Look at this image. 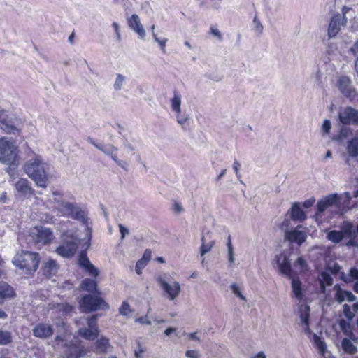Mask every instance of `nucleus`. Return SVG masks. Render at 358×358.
Segmentation results:
<instances>
[{
    "instance_id": "obj_1",
    "label": "nucleus",
    "mask_w": 358,
    "mask_h": 358,
    "mask_svg": "<svg viewBox=\"0 0 358 358\" xmlns=\"http://www.w3.org/2000/svg\"><path fill=\"white\" fill-rule=\"evenodd\" d=\"M50 168V165L38 155L33 159L28 160L23 166L29 178L36 183L37 187L42 188H46L48 186Z\"/></svg>"
},
{
    "instance_id": "obj_2",
    "label": "nucleus",
    "mask_w": 358,
    "mask_h": 358,
    "mask_svg": "<svg viewBox=\"0 0 358 358\" xmlns=\"http://www.w3.org/2000/svg\"><path fill=\"white\" fill-rule=\"evenodd\" d=\"M12 262L23 273L31 275L38 268L40 257L37 252L22 250L15 255Z\"/></svg>"
},
{
    "instance_id": "obj_3",
    "label": "nucleus",
    "mask_w": 358,
    "mask_h": 358,
    "mask_svg": "<svg viewBox=\"0 0 358 358\" xmlns=\"http://www.w3.org/2000/svg\"><path fill=\"white\" fill-rule=\"evenodd\" d=\"M59 210L65 215L69 216L73 220L80 221L83 226L87 227V217L85 209L77 203H70L62 199H54Z\"/></svg>"
},
{
    "instance_id": "obj_4",
    "label": "nucleus",
    "mask_w": 358,
    "mask_h": 358,
    "mask_svg": "<svg viewBox=\"0 0 358 358\" xmlns=\"http://www.w3.org/2000/svg\"><path fill=\"white\" fill-rule=\"evenodd\" d=\"M79 305L83 313H88L98 310H108L110 306L104 299L90 294L83 295L79 301Z\"/></svg>"
},
{
    "instance_id": "obj_5",
    "label": "nucleus",
    "mask_w": 358,
    "mask_h": 358,
    "mask_svg": "<svg viewBox=\"0 0 358 358\" xmlns=\"http://www.w3.org/2000/svg\"><path fill=\"white\" fill-rule=\"evenodd\" d=\"M17 157V148L15 144L4 138L0 139V162L14 165Z\"/></svg>"
},
{
    "instance_id": "obj_6",
    "label": "nucleus",
    "mask_w": 358,
    "mask_h": 358,
    "mask_svg": "<svg viewBox=\"0 0 358 358\" xmlns=\"http://www.w3.org/2000/svg\"><path fill=\"white\" fill-rule=\"evenodd\" d=\"M21 122L13 115H10L5 110L0 111V128L5 132L16 134L19 132Z\"/></svg>"
},
{
    "instance_id": "obj_7",
    "label": "nucleus",
    "mask_w": 358,
    "mask_h": 358,
    "mask_svg": "<svg viewBox=\"0 0 358 358\" xmlns=\"http://www.w3.org/2000/svg\"><path fill=\"white\" fill-rule=\"evenodd\" d=\"M80 243V240L77 236L73 237L70 241L64 240L62 243L57 248L56 252L63 257H71L76 253Z\"/></svg>"
},
{
    "instance_id": "obj_8",
    "label": "nucleus",
    "mask_w": 358,
    "mask_h": 358,
    "mask_svg": "<svg viewBox=\"0 0 358 358\" xmlns=\"http://www.w3.org/2000/svg\"><path fill=\"white\" fill-rule=\"evenodd\" d=\"M64 358H81L86 355V350L80 341H71L65 345Z\"/></svg>"
},
{
    "instance_id": "obj_9",
    "label": "nucleus",
    "mask_w": 358,
    "mask_h": 358,
    "mask_svg": "<svg viewBox=\"0 0 358 358\" xmlns=\"http://www.w3.org/2000/svg\"><path fill=\"white\" fill-rule=\"evenodd\" d=\"M30 236L36 243L45 245L52 240V231L48 228L36 227L30 231Z\"/></svg>"
},
{
    "instance_id": "obj_10",
    "label": "nucleus",
    "mask_w": 358,
    "mask_h": 358,
    "mask_svg": "<svg viewBox=\"0 0 358 358\" xmlns=\"http://www.w3.org/2000/svg\"><path fill=\"white\" fill-rule=\"evenodd\" d=\"M338 120L344 125H358V110L347 106L339 112Z\"/></svg>"
},
{
    "instance_id": "obj_11",
    "label": "nucleus",
    "mask_w": 358,
    "mask_h": 358,
    "mask_svg": "<svg viewBox=\"0 0 358 358\" xmlns=\"http://www.w3.org/2000/svg\"><path fill=\"white\" fill-rule=\"evenodd\" d=\"M275 262L279 272L289 278H292L293 269L289 257L285 252H281L275 255Z\"/></svg>"
},
{
    "instance_id": "obj_12",
    "label": "nucleus",
    "mask_w": 358,
    "mask_h": 358,
    "mask_svg": "<svg viewBox=\"0 0 358 358\" xmlns=\"http://www.w3.org/2000/svg\"><path fill=\"white\" fill-rule=\"evenodd\" d=\"M157 282L163 291L167 294L169 300L173 301L179 295L180 292V285L179 282H174L172 285H170L160 275L157 278Z\"/></svg>"
},
{
    "instance_id": "obj_13",
    "label": "nucleus",
    "mask_w": 358,
    "mask_h": 358,
    "mask_svg": "<svg viewBox=\"0 0 358 358\" xmlns=\"http://www.w3.org/2000/svg\"><path fill=\"white\" fill-rule=\"evenodd\" d=\"M347 23V17L341 18L339 13L334 14L330 20L328 27V36L332 38L336 36L341 31V27H345Z\"/></svg>"
},
{
    "instance_id": "obj_14",
    "label": "nucleus",
    "mask_w": 358,
    "mask_h": 358,
    "mask_svg": "<svg viewBox=\"0 0 358 358\" xmlns=\"http://www.w3.org/2000/svg\"><path fill=\"white\" fill-rule=\"evenodd\" d=\"M32 333L36 338L45 339L53 335L54 329L52 325L49 323L40 322L34 327Z\"/></svg>"
},
{
    "instance_id": "obj_15",
    "label": "nucleus",
    "mask_w": 358,
    "mask_h": 358,
    "mask_svg": "<svg viewBox=\"0 0 358 358\" xmlns=\"http://www.w3.org/2000/svg\"><path fill=\"white\" fill-rule=\"evenodd\" d=\"M285 236L289 241L296 243L299 245H302L307 238L306 232L299 230L298 227L286 231Z\"/></svg>"
},
{
    "instance_id": "obj_16",
    "label": "nucleus",
    "mask_w": 358,
    "mask_h": 358,
    "mask_svg": "<svg viewBox=\"0 0 358 358\" xmlns=\"http://www.w3.org/2000/svg\"><path fill=\"white\" fill-rule=\"evenodd\" d=\"M338 88L346 97H353L355 90L351 85L350 79L347 76H341L338 81Z\"/></svg>"
},
{
    "instance_id": "obj_17",
    "label": "nucleus",
    "mask_w": 358,
    "mask_h": 358,
    "mask_svg": "<svg viewBox=\"0 0 358 358\" xmlns=\"http://www.w3.org/2000/svg\"><path fill=\"white\" fill-rule=\"evenodd\" d=\"M128 25L129 27L135 31L138 37L141 39L144 38L145 36V31L143 27V24L141 22L140 17L136 14H133L128 19Z\"/></svg>"
},
{
    "instance_id": "obj_18",
    "label": "nucleus",
    "mask_w": 358,
    "mask_h": 358,
    "mask_svg": "<svg viewBox=\"0 0 358 358\" xmlns=\"http://www.w3.org/2000/svg\"><path fill=\"white\" fill-rule=\"evenodd\" d=\"M59 270V265L54 259H50L43 263L41 271L43 274L48 278L55 275Z\"/></svg>"
},
{
    "instance_id": "obj_19",
    "label": "nucleus",
    "mask_w": 358,
    "mask_h": 358,
    "mask_svg": "<svg viewBox=\"0 0 358 358\" xmlns=\"http://www.w3.org/2000/svg\"><path fill=\"white\" fill-rule=\"evenodd\" d=\"M289 213L290 214V218L293 221L302 222L307 218L306 213L301 208V203L298 202H295L292 204Z\"/></svg>"
},
{
    "instance_id": "obj_20",
    "label": "nucleus",
    "mask_w": 358,
    "mask_h": 358,
    "mask_svg": "<svg viewBox=\"0 0 358 358\" xmlns=\"http://www.w3.org/2000/svg\"><path fill=\"white\" fill-rule=\"evenodd\" d=\"M110 347V340L104 336L98 337L94 343V350L98 354H106Z\"/></svg>"
},
{
    "instance_id": "obj_21",
    "label": "nucleus",
    "mask_w": 358,
    "mask_h": 358,
    "mask_svg": "<svg viewBox=\"0 0 358 358\" xmlns=\"http://www.w3.org/2000/svg\"><path fill=\"white\" fill-rule=\"evenodd\" d=\"M17 192L22 195L34 194V190L31 187V183L25 178L19 179L15 184Z\"/></svg>"
},
{
    "instance_id": "obj_22",
    "label": "nucleus",
    "mask_w": 358,
    "mask_h": 358,
    "mask_svg": "<svg viewBox=\"0 0 358 358\" xmlns=\"http://www.w3.org/2000/svg\"><path fill=\"white\" fill-rule=\"evenodd\" d=\"M87 141L93 145L96 148L103 152L105 155L110 156L112 158L113 155H115L113 152L117 151L118 148L111 144H109L106 146L102 145L101 144L97 143L94 139L90 136L87 137Z\"/></svg>"
},
{
    "instance_id": "obj_23",
    "label": "nucleus",
    "mask_w": 358,
    "mask_h": 358,
    "mask_svg": "<svg viewBox=\"0 0 358 358\" xmlns=\"http://www.w3.org/2000/svg\"><path fill=\"white\" fill-rule=\"evenodd\" d=\"M291 287L293 296L298 300L301 301L304 296V292L302 288L301 281L299 278L292 277Z\"/></svg>"
},
{
    "instance_id": "obj_24",
    "label": "nucleus",
    "mask_w": 358,
    "mask_h": 358,
    "mask_svg": "<svg viewBox=\"0 0 358 358\" xmlns=\"http://www.w3.org/2000/svg\"><path fill=\"white\" fill-rule=\"evenodd\" d=\"M80 288L86 292L100 294V291L98 289L97 283L95 280L91 278H85L82 280Z\"/></svg>"
},
{
    "instance_id": "obj_25",
    "label": "nucleus",
    "mask_w": 358,
    "mask_h": 358,
    "mask_svg": "<svg viewBox=\"0 0 358 358\" xmlns=\"http://www.w3.org/2000/svg\"><path fill=\"white\" fill-rule=\"evenodd\" d=\"M15 296L13 288L7 282H0V299H7L14 298Z\"/></svg>"
},
{
    "instance_id": "obj_26",
    "label": "nucleus",
    "mask_w": 358,
    "mask_h": 358,
    "mask_svg": "<svg viewBox=\"0 0 358 358\" xmlns=\"http://www.w3.org/2000/svg\"><path fill=\"white\" fill-rule=\"evenodd\" d=\"M78 333L83 338L92 341L99 337L100 332L87 327H82L78 329Z\"/></svg>"
},
{
    "instance_id": "obj_27",
    "label": "nucleus",
    "mask_w": 358,
    "mask_h": 358,
    "mask_svg": "<svg viewBox=\"0 0 358 358\" xmlns=\"http://www.w3.org/2000/svg\"><path fill=\"white\" fill-rule=\"evenodd\" d=\"M338 324L341 331L343 332L345 335L348 336V337H350V339L353 341L357 340L352 332V327L349 322L342 319L340 320Z\"/></svg>"
},
{
    "instance_id": "obj_28",
    "label": "nucleus",
    "mask_w": 358,
    "mask_h": 358,
    "mask_svg": "<svg viewBox=\"0 0 358 358\" xmlns=\"http://www.w3.org/2000/svg\"><path fill=\"white\" fill-rule=\"evenodd\" d=\"M347 151L349 155L353 158L358 156V137H354L348 141Z\"/></svg>"
},
{
    "instance_id": "obj_29",
    "label": "nucleus",
    "mask_w": 358,
    "mask_h": 358,
    "mask_svg": "<svg viewBox=\"0 0 358 358\" xmlns=\"http://www.w3.org/2000/svg\"><path fill=\"white\" fill-rule=\"evenodd\" d=\"M171 105L174 113H181V96L176 90L173 91V97L171 99Z\"/></svg>"
},
{
    "instance_id": "obj_30",
    "label": "nucleus",
    "mask_w": 358,
    "mask_h": 358,
    "mask_svg": "<svg viewBox=\"0 0 358 358\" xmlns=\"http://www.w3.org/2000/svg\"><path fill=\"white\" fill-rule=\"evenodd\" d=\"M343 237L357 236L354 225L350 222H344L341 226V231Z\"/></svg>"
},
{
    "instance_id": "obj_31",
    "label": "nucleus",
    "mask_w": 358,
    "mask_h": 358,
    "mask_svg": "<svg viewBox=\"0 0 358 358\" xmlns=\"http://www.w3.org/2000/svg\"><path fill=\"white\" fill-rule=\"evenodd\" d=\"M341 347L343 351L350 355H354L357 352V347L355 346L350 339L344 338L341 341Z\"/></svg>"
},
{
    "instance_id": "obj_32",
    "label": "nucleus",
    "mask_w": 358,
    "mask_h": 358,
    "mask_svg": "<svg viewBox=\"0 0 358 358\" xmlns=\"http://www.w3.org/2000/svg\"><path fill=\"white\" fill-rule=\"evenodd\" d=\"M92 228L90 227L89 226H87V227L85 228V239L81 240L80 238H79L80 240V243H82V250H85V252H87V250H88L90 248V241L92 237Z\"/></svg>"
},
{
    "instance_id": "obj_33",
    "label": "nucleus",
    "mask_w": 358,
    "mask_h": 358,
    "mask_svg": "<svg viewBox=\"0 0 358 358\" xmlns=\"http://www.w3.org/2000/svg\"><path fill=\"white\" fill-rule=\"evenodd\" d=\"M350 133H351V129L348 127V125L343 124L341 127L338 133L334 136L333 139L335 141H342V140L348 138Z\"/></svg>"
},
{
    "instance_id": "obj_34",
    "label": "nucleus",
    "mask_w": 358,
    "mask_h": 358,
    "mask_svg": "<svg viewBox=\"0 0 358 358\" xmlns=\"http://www.w3.org/2000/svg\"><path fill=\"white\" fill-rule=\"evenodd\" d=\"M12 342V334L8 331L0 329V345H8Z\"/></svg>"
},
{
    "instance_id": "obj_35",
    "label": "nucleus",
    "mask_w": 358,
    "mask_h": 358,
    "mask_svg": "<svg viewBox=\"0 0 358 358\" xmlns=\"http://www.w3.org/2000/svg\"><path fill=\"white\" fill-rule=\"evenodd\" d=\"M327 239L334 243H339L343 238L341 231L331 230L327 234Z\"/></svg>"
},
{
    "instance_id": "obj_36",
    "label": "nucleus",
    "mask_w": 358,
    "mask_h": 358,
    "mask_svg": "<svg viewBox=\"0 0 358 358\" xmlns=\"http://www.w3.org/2000/svg\"><path fill=\"white\" fill-rule=\"evenodd\" d=\"M310 309L308 305L305 306L303 310L300 309L299 317L303 324H307L308 323H310Z\"/></svg>"
},
{
    "instance_id": "obj_37",
    "label": "nucleus",
    "mask_w": 358,
    "mask_h": 358,
    "mask_svg": "<svg viewBox=\"0 0 358 358\" xmlns=\"http://www.w3.org/2000/svg\"><path fill=\"white\" fill-rule=\"evenodd\" d=\"M99 315H93L92 317H88L87 319V327L89 329H93L94 331H96L100 332V329L99 328L97 320H98Z\"/></svg>"
},
{
    "instance_id": "obj_38",
    "label": "nucleus",
    "mask_w": 358,
    "mask_h": 358,
    "mask_svg": "<svg viewBox=\"0 0 358 358\" xmlns=\"http://www.w3.org/2000/svg\"><path fill=\"white\" fill-rule=\"evenodd\" d=\"M227 247L228 250V261L230 265L234 264L235 262L234 259V251L231 243V236L229 235L227 241Z\"/></svg>"
},
{
    "instance_id": "obj_39",
    "label": "nucleus",
    "mask_w": 358,
    "mask_h": 358,
    "mask_svg": "<svg viewBox=\"0 0 358 358\" xmlns=\"http://www.w3.org/2000/svg\"><path fill=\"white\" fill-rule=\"evenodd\" d=\"M90 263L91 262L90 261L87 257V252H85V250H81L78 255V265L81 268H84Z\"/></svg>"
},
{
    "instance_id": "obj_40",
    "label": "nucleus",
    "mask_w": 358,
    "mask_h": 358,
    "mask_svg": "<svg viewBox=\"0 0 358 358\" xmlns=\"http://www.w3.org/2000/svg\"><path fill=\"white\" fill-rule=\"evenodd\" d=\"M176 118L178 123L184 129H187L188 127L187 122L189 120V115L188 114L176 113Z\"/></svg>"
},
{
    "instance_id": "obj_41",
    "label": "nucleus",
    "mask_w": 358,
    "mask_h": 358,
    "mask_svg": "<svg viewBox=\"0 0 358 358\" xmlns=\"http://www.w3.org/2000/svg\"><path fill=\"white\" fill-rule=\"evenodd\" d=\"M126 81V77L121 73H117L113 85L115 91H120Z\"/></svg>"
},
{
    "instance_id": "obj_42",
    "label": "nucleus",
    "mask_w": 358,
    "mask_h": 358,
    "mask_svg": "<svg viewBox=\"0 0 358 358\" xmlns=\"http://www.w3.org/2000/svg\"><path fill=\"white\" fill-rule=\"evenodd\" d=\"M201 255L203 256L205 254L208 252L214 245V241H210L208 243H206V238L203 236L201 238Z\"/></svg>"
},
{
    "instance_id": "obj_43",
    "label": "nucleus",
    "mask_w": 358,
    "mask_h": 358,
    "mask_svg": "<svg viewBox=\"0 0 358 358\" xmlns=\"http://www.w3.org/2000/svg\"><path fill=\"white\" fill-rule=\"evenodd\" d=\"M133 310L131 308L129 304L127 301H123L119 308V313L123 316H129V313H132Z\"/></svg>"
},
{
    "instance_id": "obj_44",
    "label": "nucleus",
    "mask_w": 358,
    "mask_h": 358,
    "mask_svg": "<svg viewBox=\"0 0 358 358\" xmlns=\"http://www.w3.org/2000/svg\"><path fill=\"white\" fill-rule=\"evenodd\" d=\"M324 200L326 201L329 206L337 204L339 202L340 198L336 194H332L326 196Z\"/></svg>"
},
{
    "instance_id": "obj_45",
    "label": "nucleus",
    "mask_w": 358,
    "mask_h": 358,
    "mask_svg": "<svg viewBox=\"0 0 358 358\" xmlns=\"http://www.w3.org/2000/svg\"><path fill=\"white\" fill-rule=\"evenodd\" d=\"M321 278H322V285L324 284L326 286H331L333 284V278L331 276L329 273L327 272H322L321 273Z\"/></svg>"
},
{
    "instance_id": "obj_46",
    "label": "nucleus",
    "mask_w": 358,
    "mask_h": 358,
    "mask_svg": "<svg viewBox=\"0 0 358 358\" xmlns=\"http://www.w3.org/2000/svg\"><path fill=\"white\" fill-rule=\"evenodd\" d=\"M92 277H97L99 274V269L95 267L92 263L83 268Z\"/></svg>"
},
{
    "instance_id": "obj_47",
    "label": "nucleus",
    "mask_w": 358,
    "mask_h": 358,
    "mask_svg": "<svg viewBox=\"0 0 358 358\" xmlns=\"http://www.w3.org/2000/svg\"><path fill=\"white\" fill-rule=\"evenodd\" d=\"M154 41L158 43L162 53L165 54L166 53V45L168 39L166 38L160 39L159 38L157 37V34H154Z\"/></svg>"
},
{
    "instance_id": "obj_48",
    "label": "nucleus",
    "mask_w": 358,
    "mask_h": 358,
    "mask_svg": "<svg viewBox=\"0 0 358 358\" xmlns=\"http://www.w3.org/2000/svg\"><path fill=\"white\" fill-rule=\"evenodd\" d=\"M253 24H254V29L257 32V35L258 36L261 35L262 34L264 27L257 15H255L253 19Z\"/></svg>"
},
{
    "instance_id": "obj_49",
    "label": "nucleus",
    "mask_w": 358,
    "mask_h": 358,
    "mask_svg": "<svg viewBox=\"0 0 358 358\" xmlns=\"http://www.w3.org/2000/svg\"><path fill=\"white\" fill-rule=\"evenodd\" d=\"M329 207L324 199L320 200L317 203L316 215H319Z\"/></svg>"
},
{
    "instance_id": "obj_50",
    "label": "nucleus",
    "mask_w": 358,
    "mask_h": 358,
    "mask_svg": "<svg viewBox=\"0 0 358 358\" xmlns=\"http://www.w3.org/2000/svg\"><path fill=\"white\" fill-rule=\"evenodd\" d=\"M343 315L349 321L352 320L355 317V314L351 311V308L348 304L343 305Z\"/></svg>"
},
{
    "instance_id": "obj_51",
    "label": "nucleus",
    "mask_w": 358,
    "mask_h": 358,
    "mask_svg": "<svg viewBox=\"0 0 358 358\" xmlns=\"http://www.w3.org/2000/svg\"><path fill=\"white\" fill-rule=\"evenodd\" d=\"M230 288H231L232 292L235 295H236L239 299H241V300L245 301V297L241 294V290L236 284L234 283V284L231 285Z\"/></svg>"
},
{
    "instance_id": "obj_52",
    "label": "nucleus",
    "mask_w": 358,
    "mask_h": 358,
    "mask_svg": "<svg viewBox=\"0 0 358 358\" xmlns=\"http://www.w3.org/2000/svg\"><path fill=\"white\" fill-rule=\"evenodd\" d=\"M147 264H148L147 263L139 259L136 262V266H135V271H136V273L138 275H141L142 273V270L145 267V266Z\"/></svg>"
},
{
    "instance_id": "obj_53",
    "label": "nucleus",
    "mask_w": 358,
    "mask_h": 358,
    "mask_svg": "<svg viewBox=\"0 0 358 358\" xmlns=\"http://www.w3.org/2000/svg\"><path fill=\"white\" fill-rule=\"evenodd\" d=\"M112 159L121 168L127 171V164L123 160H120L117 158V155L112 156Z\"/></svg>"
},
{
    "instance_id": "obj_54",
    "label": "nucleus",
    "mask_w": 358,
    "mask_h": 358,
    "mask_svg": "<svg viewBox=\"0 0 358 358\" xmlns=\"http://www.w3.org/2000/svg\"><path fill=\"white\" fill-rule=\"evenodd\" d=\"M296 264L302 270H305L308 267L306 261L302 257H299L296 259Z\"/></svg>"
},
{
    "instance_id": "obj_55",
    "label": "nucleus",
    "mask_w": 358,
    "mask_h": 358,
    "mask_svg": "<svg viewBox=\"0 0 358 358\" xmlns=\"http://www.w3.org/2000/svg\"><path fill=\"white\" fill-rule=\"evenodd\" d=\"M151 257H152L151 250L150 249H146L143 255V257L140 259V260L148 264L149 262V261L150 260Z\"/></svg>"
},
{
    "instance_id": "obj_56",
    "label": "nucleus",
    "mask_w": 358,
    "mask_h": 358,
    "mask_svg": "<svg viewBox=\"0 0 358 358\" xmlns=\"http://www.w3.org/2000/svg\"><path fill=\"white\" fill-rule=\"evenodd\" d=\"M331 128V124L329 120H325L322 124V131L324 134H328Z\"/></svg>"
},
{
    "instance_id": "obj_57",
    "label": "nucleus",
    "mask_w": 358,
    "mask_h": 358,
    "mask_svg": "<svg viewBox=\"0 0 358 358\" xmlns=\"http://www.w3.org/2000/svg\"><path fill=\"white\" fill-rule=\"evenodd\" d=\"M185 356L189 358H199L200 354L196 350H188L185 352Z\"/></svg>"
},
{
    "instance_id": "obj_58",
    "label": "nucleus",
    "mask_w": 358,
    "mask_h": 358,
    "mask_svg": "<svg viewBox=\"0 0 358 358\" xmlns=\"http://www.w3.org/2000/svg\"><path fill=\"white\" fill-rule=\"evenodd\" d=\"M335 296H336V301L340 303H343L345 300L344 290H343V289H340V291H338L336 293Z\"/></svg>"
},
{
    "instance_id": "obj_59",
    "label": "nucleus",
    "mask_w": 358,
    "mask_h": 358,
    "mask_svg": "<svg viewBox=\"0 0 358 358\" xmlns=\"http://www.w3.org/2000/svg\"><path fill=\"white\" fill-rule=\"evenodd\" d=\"M118 227L120 233V238L123 240L125 238V236L129 234V230L122 224H120Z\"/></svg>"
},
{
    "instance_id": "obj_60",
    "label": "nucleus",
    "mask_w": 358,
    "mask_h": 358,
    "mask_svg": "<svg viewBox=\"0 0 358 358\" xmlns=\"http://www.w3.org/2000/svg\"><path fill=\"white\" fill-rule=\"evenodd\" d=\"M344 294L345 300L348 302H353L357 299V297L350 291L344 290Z\"/></svg>"
},
{
    "instance_id": "obj_61",
    "label": "nucleus",
    "mask_w": 358,
    "mask_h": 358,
    "mask_svg": "<svg viewBox=\"0 0 358 358\" xmlns=\"http://www.w3.org/2000/svg\"><path fill=\"white\" fill-rule=\"evenodd\" d=\"M112 27H113L115 32L116 40L117 41H121V34L120 32V26H119L118 23L115 22H113L112 24Z\"/></svg>"
},
{
    "instance_id": "obj_62",
    "label": "nucleus",
    "mask_w": 358,
    "mask_h": 358,
    "mask_svg": "<svg viewBox=\"0 0 358 358\" xmlns=\"http://www.w3.org/2000/svg\"><path fill=\"white\" fill-rule=\"evenodd\" d=\"M350 52L357 57L356 60H358V41L350 48Z\"/></svg>"
},
{
    "instance_id": "obj_63",
    "label": "nucleus",
    "mask_w": 358,
    "mask_h": 358,
    "mask_svg": "<svg viewBox=\"0 0 358 358\" xmlns=\"http://www.w3.org/2000/svg\"><path fill=\"white\" fill-rule=\"evenodd\" d=\"M341 269V267L337 264L335 263L331 267L329 268V271L334 275H337Z\"/></svg>"
},
{
    "instance_id": "obj_64",
    "label": "nucleus",
    "mask_w": 358,
    "mask_h": 358,
    "mask_svg": "<svg viewBox=\"0 0 358 358\" xmlns=\"http://www.w3.org/2000/svg\"><path fill=\"white\" fill-rule=\"evenodd\" d=\"M138 349L135 350L134 355L136 358H141L142 353L145 351V348L141 346L140 343H138Z\"/></svg>"
}]
</instances>
